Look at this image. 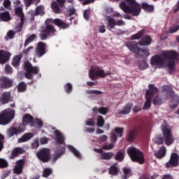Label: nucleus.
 Here are the masks:
<instances>
[{"label":"nucleus","mask_w":179,"mask_h":179,"mask_svg":"<svg viewBox=\"0 0 179 179\" xmlns=\"http://www.w3.org/2000/svg\"><path fill=\"white\" fill-rule=\"evenodd\" d=\"M15 118L14 113H2L0 114V125H8Z\"/></svg>","instance_id":"9d476101"},{"label":"nucleus","mask_w":179,"mask_h":179,"mask_svg":"<svg viewBox=\"0 0 179 179\" xmlns=\"http://www.w3.org/2000/svg\"><path fill=\"white\" fill-rule=\"evenodd\" d=\"M36 155L39 160L45 163L51 158V151L48 148H43L41 149Z\"/></svg>","instance_id":"6e6552de"},{"label":"nucleus","mask_w":179,"mask_h":179,"mask_svg":"<svg viewBox=\"0 0 179 179\" xmlns=\"http://www.w3.org/2000/svg\"><path fill=\"white\" fill-rule=\"evenodd\" d=\"M73 89V87H72V84H71V83H68L66 85H64V90L66 93H68L69 94V93H72Z\"/></svg>","instance_id":"3c124183"},{"label":"nucleus","mask_w":179,"mask_h":179,"mask_svg":"<svg viewBox=\"0 0 179 179\" xmlns=\"http://www.w3.org/2000/svg\"><path fill=\"white\" fill-rule=\"evenodd\" d=\"M24 152V150L22 148H15L13 152L11 155L10 156V159H15L18 155H21V153H23Z\"/></svg>","instance_id":"c85d7f7f"},{"label":"nucleus","mask_w":179,"mask_h":179,"mask_svg":"<svg viewBox=\"0 0 179 179\" xmlns=\"http://www.w3.org/2000/svg\"><path fill=\"white\" fill-rule=\"evenodd\" d=\"M24 24V19H20V22L17 26V31H22L23 29V25Z\"/></svg>","instance_id":"680f3d73"},{"label":"nucleus","mask_w":179,"mask_h":179,"mask_svg":"<svg viewBox=\"0 0 179 179\" xmlns=\"http://www.w3.org/2000/svg\"><path fill=\"white\" fill-rule=\"evenodd\" d=\"M152 104L154 106H162V104H163V99L159 96H156L152 99Z\"/></svg>","instance_id":"79ce46f5"},{"label":"nucleus","mask_w":179,"mask_h":179,"mask_svg":"<svg viewBox=\"0 0 179 179\" xmlns=\"http://www.w3.org/2000/svg\"><path fill=\"white\" fill-rule=\"evenodd\" d=\"M138 44L141 46L150 45V44H152V37H150L149 35L143 36L142 38L139 41Z\"/></svg>","instance_id":"a211bd4d"},{"label":"nucleus","mask_w":179,"mask_h":179,"mask_svg":"<svg viewBox=\"0 0 179 179\" xmlns=\"http://www.w3.org/2000/svg\"><path fill=\"white\" fill-rule=\"evenodd\" d=\"M143 34H145V29H141L136 34L132 35L131 36V40H141V38H142V37H143Z\"/></svg>","instance_id":"72a5a7b5"},{"label":"nucleus","mask_w":179,"mask_h":179,"mask_svg":"<svg viewBox=\"0 0 179 179\" xmlns=\"http://www.w3.org/2000/svg\"><path fill=\"white\" fill-rule=\"evenodd\" d=\"M17 134H19V130L14 127H10L7 131V135H8V138H12V136H13V135H17Z\"/></svg>","instance_id":"e433bc0d"},{"label":"nucleus","mask_w":179,"mask_h":179,"mask_svg":"<svg viewBox=\"0 0 179 179\" xmlns=\"http://www.w3.org/2000/svg\"><path fill=\"white\" fill-rule=\"evenodd\" d=\"M123 171L124 173V179L128 178V177H129V174H131V169L124 168L123 169Z\"/></svg>","instance_id":"0e129e2a"},{"label":"nucleus","mask_w":179,"mask_h":179,"mask_svg":"<svg viewBox=\"0 0 179 179\" xmlns=\"http://www.w3.org/2000/svg\"><path fill=\"white\" fill-rule=\"evenodd\" d=\"M178 155H177V153H172L169 161L166 164V166L167 169H170V167H177V166H178Z\"/></svg>","instance_id":"ddd939ff"},{"label":"nucleus","mask_w":179,"mask_h":179,"mask_svg":"<svg viewBox=\"0 0 179 179\" xmlns=\"http://www.w3.org/2000/svg\"><path fill=\"white\" fill-rule=\"evenodd\" d=\"M24 162L23 160H19L17 162L16 166L14 168V173L15 174H20L23 169Z\"/></svg>","instance_id":"4be33fe9"},{"label":"nucleus","mask_w":179,"mask_h":179,"mask_svg":"<svg viewBox=\"0 0 179 179\" xmlns=\"http://www.w3.org/2000/svg\"><path fill=\"white\" fill-rule=\"evenodd\" d=\"M89 76L91 80H96V79H99V78H106V72L100 67H92L89 71Z\"/></svg>","instance_id":"0eeeda50"},{"label":"nucleus","mask_w":179,"mask_h":179,"mask_svg":"<svg viewBox=\"0 0 179 179\" xmlns=\"http://www.w3.org/2000/svg\"><path fill=\"white\" fill-rule=\"evenodd\" d=\"M41 0H24V3L27 6V8H29L31 5H38V3Z\"/></svg>","instance_id":"58836bf2"},{"label":"nucleus","mask_w":179,"mask_h":179,"mask_svg":"<svg viewBox=\"0 0 179 179\" xmlns=\"http://www.w3.org/2000/svg\"><path fill=\"white\" fill-rule=\"evenodd\" d=\"M142 110V104L139 103L133 108V113H139Z\"/></svg>","instance_id":"774afa93"},{"label":"nucleus","mask_w":179,"mask_h":179,"mask_svg":"<svg viewBox=\"0 0 179 179\" xmlns=\"http://www.w3.org/2000/svg\"><path fill=\"white\" fill-rule=\"evenodd\" d=\"M143 9L145 12L152 13L155 10V8L152 5L148 4V3H143L141 6V10Z\"/></svg>","instance_id":"2f4dec72"},{"label":"nucleus","mask_w":179,"mask_h":179,"mask_svg":"<svg viewBox=\"0 0 179 179\" xmlns=\"http://www.w3.org/2000/svg\"><path fill=\"white\" fill-rule=\"evenodd\" d=\"M10 92H4L1 94L0 96V102L1 104H8L10 101L12 96H10Z\"/></svg>","instance_id":"f3484780"},{"label":"nucleus","mask_w":179,"mask_h":179,"mask_svg":"<svg viewBox=\"0 0 179 179\" xmlns=\"http://www.w3.org/2000/svg\"><path fill=\"white\" fill-rule=\"evenodd\" d=\"M154 142L157 145H163V143H164V138H163L162 136H158L154 138Z\"/></svg>","instance_id":"8fccbe9b"},{"label":"nucleus","mask_w":179,"mask_h":179,"mask_svg":"<svg viewBox=\"0 0 179 179\" xmlns=\"http://www.w3.org/2000/svg\"><path fill=\"white\" fill-rule=\"evenodd\" d=\"M24 69L26 71L25 78L27 79L31 80L33 79V75H38V67L33 66L31 63L29 61H26L24 62Z\"/></svg>","instance_id":"423d86ee"},{"label":"nucleus","mask_w":179,"mask_h":179,"mask_svg":"<svg viewBox=\"0 0 179 179\" xmlns=\"http://www.w3.org/2000/svg\"><path fill=\"white\" fill-rule=\"evenodd\" d=\"M175 101H176L175 104H170L169 105L170 108H171L172 110H174V108H177V107H178L179 97L176 98Z\"/></svg>","instance_id":"69168bd1"},{"label":"nucleus","mask_w":179,"mask_h":179,"mask_svg":"<svg viewBox=\"0 0 179 179\" xmlns=\"http://www.w3.org/2000/svg\"><path fill=\"white\" fill-rule=\"evenodd\" d=\"M120 8L124 13H129L131 16H139L141 15V4L136 2V0L121 1Z\"/></svg>","instance_id":"f03ea898"},{"label":"nucleus","mask_w":179,"mask_h":179,"mask_svg":"<svg viewBox=\"0 0 179 179\" xmlns=\"http://www.w3.org/2000/svg\"><path fill=\"white\" fill-rule=\"evenodd\" d=\"M127 152L132 162H137L139 164L145 163L143 152L141 150L135 147H130L127 149Z\"/></svg>","instance_id":"7ed1b4c3"},{"label":"nucleus","mask_w":179,"mask_h":179,"mask_svg":"<svg viewBox=\"0 0 179 179\" xmlns=\"http://www.w3.org/2000/svg\"><path fill=\"white\" fill-rule=\"evenodd\" d=\"M174 59H169L168 62V72L169 75H171L173 72H174V69L176 68V62Z\"/></svg>","instance_id":"b1692460"},{"label":"nucleus","mask_w":179,"mask_h":179,"mask_svg":"<svg viewBox=\"0 0 179 179\" xmlns=\"http://www.w3.org/2000/svg\"><path fill=\"white\" fill-rule=\"evenodd\" d=\"M31 127H35V128H41V127H43V121L38 118H36L32 122V123H31Z\"/></svg>","instance_id":"ea45409f"},{"label":"nucleus","mask_w":179,"mask_h":179,"mask_svg":"<svg viewBox=\"0 0 179 179\" xmlns=\"http://www.w3.org/2000/svg\"><path fill=\"white\" fill-rule=\"evenodd\" d=\"M41 30L39 37L42 41L47 40L48 37H54L55 33H57V29L51 24H46L44 27H42Z\"/></svg>","instance_id":"20e7f679"},{"label":"nucleus","mask_w":179,"mask_h":179,"mask_svg":"<svg viewBox=\"0 0 179 179\" xmlns=\"http://www.w3.org/2000/svg\"><path fill=\"white\" fill-rule=\"evenodd\" d=\"M15 15L20 17V19H24V13H23V9L21 7L15 8Z\"/></svg>","instance_id":"49530a36"},{"label":"nucleus","mask_w":179,"mask_h":179,"mask_svg":"<svg viewBox=\"0 0 179 179\" xmlns=\"http://www.w3.org/2000/svg\"><path fill=\"white\" fill-rule=\"evenodd\" d=\"M83 17L85 20H89V17H90V10L87 9L84 10Z\"/></svg>","instance_id":"338daca9"},{"label":"nucleus","mask_w":179,"mask_h":179,"mask_svg":"<svg viewBox=\"0 0 179 179\" xmlns=\"http://www.w3.org/2000/svg\"><path fill=\"white\" fill-rule=\"evenodd\" d=\"M18 93H24L27 90V85L23 81L20 82L17 86Z\"/></svg>","instance_id":"7c9ffc66"},{"label":"nucleus","mask_w":179,"mask_h":179,"mask_svg":"<svg viewBox=\"0 0 179 179\" xmlns=\"http://www.w3.org/2000/svg\"><path fill=\"white\" fill-rule=\"evenodd\" d=\"M114 157V153L113 152H105L101 154V159L103 160H110V159H113Z\"/></svg>","instance_id":"a19ab883"},{"label":"nucleus","mask_w":179,"mask_h":179,"mask_svg":"<svg viewBox=\"0 0 179 179\" xmlns=\"http://www.w3.org/2000/svg\"><path fill=\"white\" fill-rule=\"evenodd\" d=\"M87 94H96V95H100L103 94V92L96 90H87Z\"/></svg>","instance_id":"603ef678"},{"label":"nucleus","mask_w":179,"mask_h":179,"mask_svg":"<svg viewBox=\"0 0 179 179\" xmlns=\"http://www.w3.org/2000/svg\"><path fill=\"white\" fill-rule=\"evenodd\" d=\"M132 107H134V103H128L124 106L123 110L121 111V113H131V110H132Z\"/></svg>","instance_id":"c03bdc74"},{"label":"nucleus","mask_w":179,"mask_h":179,"mask_svg":"<svg viewBox=\"0 0 179 179\" xmlns=\"http://www.w3.org/2000/svg\"><path fill=\"white\" fill-rule=\"evenodd\" d=\"M8 166V161L3 158H0V167L5 169Z\"/></svg>","instance_id":"13d9d810"},{"label":"nucleus","mask_w":179,"mask_h":179,"mask_svg":"<svg viewBox=\"0 0 179 179\" xmlns=\"http://www.w3.org/2000/svg\"><path fill=\"white\" fill-rule=\"evenodd\" d=\"M178 30H179V25H176L175 27H172L169 28V29L168 30V33H169L170 34H173V33H176V31H178Z\"/></svg>","instance_id":"bf43d9fd"},{"label":"nucleus","mask_w":179,"mask_h":179,"mask_svg":"<svg viewBox=\"0 0 179 179\" xmlns=\"http://www.w3.org/2000/svg\"><path fill=\"white\" fill-rule=\"evenodd\" d=\"M162 131L164 135V141L165 142V145H166L167 146L173 145L176 139L173 136V134H171V130L170 129V127L166 122H164L162 125Z\"/></svg>","instance_id":"39448f33"},{"label":"nucleus","mask_w":179,"mask_h":179,"mask_svg":"<svg viewBox=\"0 0 179 179\" xmlns=\"http://www.w3.org/2000/svg\"><path fill=\"white\" fill-rule=\"evenodd\" d=\"M115 160H119L120 162H122L124 160V153L119 152L115 156Z\"/></svg>","instance_id":"5fc2aeb1"},{"label":"nucleus","mask_w":179,"mask_h":179,"mask_svg":"<svg viewBox=\"0 0 179 179\" xmlns=\"http://www.w3.org/2000/svg\"><path fill=\"white\" fill-rule=\"evenodd\" d=\"M22 125L24 127H27L29 124L33 123V116L29 113H26L23 117L22 120Z\"/></svg>","instance_id":"6ab92c4d"},{"label":"nucleus","mask_w":179,"mask_h":179,"mask_svg":"<svg viewBox=\"0 0 179 179\" xmlns=\"http://www.w3.org/2000/svg\"><path fill=\"white\" fill-rule=\"evenodd\" d=\"M22 58H23L22 55H18L14 57L12 62L13 66H15V68H17V66L20 65V61L22 60Z\"/></svg>","instance_id":"a878e982"},{"label":"nucleus","mask_w":179,"mask_h":179,"mask_svg":"<svg viewBox=\"0 0 179 179\" xmlns=\"http://www.w3.org/2000/svg\"><path fill=\"white\" fill-rule=\"evenodd\" d=\"M44 12V6H38L36 7L35 10V15L36 16H43L45 15Z\"/></svg>","instance_id":"c9c22d12"},{"label":"nucleus","mask_w":179,"mask_h":179,"mask_svg":"<svg viewBox=\"0 0 179 179\" xmlns=\"http://www.w3.org/2000/svg\"><path fill=\"white\" fill-rule=\"evenodd\" d=\"M0 19L2 22H9L10 20V14L8 11L0 13Z\"/></svg>","instance_id":"473e14b6"},{"label":"nucleus","mask_w":179,"mask_h":179,"mask_svg":"<svg viewBox=\"0 0 179 179\" xmlns=\"http://www.w3.org/2000/svg\"><path fill=\"white\" fill-rule=\"evenodd\" d=\"M37 37V35L36 34H33L31 36H29L24 42V47H27L30 44V43H33L34 41V39Z\"/></svg>","instance_id":"4c0bfd02"},{"label":"nucleus","mask_w":179,"mask_h":179,"mask_svg":"<svg viewBox=\"0 0 179 179\" xmlns=\"http://www.w3.org/2000/svg\"><path fill=\"white\" fill-rule=\"evenodd\" d=\"M166 59H176V61H179V53L176 50H166L161 55H154L151 57L150 64L163 68L166 65Z\"/></svg>","instance_id":"f257e3e1"},{"label":"nucleus","mask_w":179,"mask_h":179,"mask_svg":"<svg viewBox=\"0 0 179 179\" xmlns=\"http://www.w3.org/2000/svg\"><path fill=\"white\" fill-rule=\"evenodd\" d=\"M97 125L98 127H103L104 125V119H103V117L101 116H98L97 117Z\"/></svg>","instance_id":"052dcab7"},{"label":"nucleus","mask_w":179,"mask_h":179,"mask_svg":"<svg viewBox=\"0 0 179 179\" xmlns=\"http://www.w3.org/2000/svg\"><path fill=\"white\" fill-rule=\"evenodd\" d=\"M33 136H34V134L33 133H27L24 136H22L20 138L18 139V143L27 142V141H30V139H31Z\"/></svg>","instance_id":"5701e85b"},{"label":"nucleus","mask_w":179,"mask_h":179,"mask_svg":"<svg viewBox=\"0 0 179 179\" xmlns=\"http://www.w3.org/2000/svg\"><path fill=\"white\" fill-rule=\"evenodd\" d=\"M67 148L69 150H70V152H72V153L76 157H77V159H82V155L80 154L79 150H78L72 145H68Z\"/></svg>","instance_id":"c756f323"},{"label":"nucleus","mask_w":179,"mask_h":179,"mask_svg":"<svg viewBox=\"0 0 179 179\" xmlns=\"http://www.w3.org/2000/svg\"><path fill=\"white\" fill-rule=\"evenodd\" d=\"M136 55H139L140 57H149V50L148 49H141L138 48V53Z\"/></svg>","instance_id":"37998d69"},{"label":"nucleus","mask_w":179,"mask_h":179,"mask_svg":"<svg viewBox=\"0 0 179 179\" xmlns=\"http://www.w3.org/2000/svg\"><path fill=\"white\" fill-rule=\"evenodd\" d=\"M52 173V170H51V169H45L43 170V177L47 178L51 176Z\"/></svg>","instance_id":"6e6d98bb"},{"label":"nucleus","mask_w":179,"mask_h":179,"mask_svg":"<svg viewBox=\"0 0 179 179\" xmlns=\"http://www.w3.org/2000/svg\"><path fill=\"white\" fill-rule=\"evenodd\" d=\"M118 164L115 163L109 169V174L110 176H117L118 174V169L117 168Z\"/></svg>","instance_id":"f704fd0d"},{"label":"nucleus","mask_w":179,"mask_h":179,"mask_svg":"<svg viewBox=\"0 0 179 179\" xmlns=\"http://www.w3.org/2000/svg\"><path fill=\"white\" fill-rule=\"evenodd\" d=\"M64 153H65V148H62V150H58L55 151V154L52 155L51 158L52 162L53 163H55L57 159L61 157V156H62Z\"/></svg>","instance_id":"412c9836"},{"label":"nucleus","mask_w":179,"mask_h":179,"mask_svg":"<svg viewBox=\"0 0 179 179\" xmlns=\"http://www.w3.org/2000/svg\"><path fill=\"white\" fill-rule=\"evenodd\" d=\"M50 23H54V24H55V26H57V27H60V29H68L69 28L70 24L62 21V20H59L58 18L52 20V19H47L45 20V26H47V24H51Z\"/></svg>","instance_id":"1a4fd4ad"},{"label":"nucleus","mask_w":179,"mask_h":179,"mask_svg":"<svg viewBox=\"0 0 179 179\" xmlns=\"http://www.w3.org/2000/svg\"><path fill=\"white\" fill-rule=\"evenodd\" d=\"M149 90L145 92V97H153L154 94H156L159 92V90L157 87L155 86V84H150L148 85Z\"/></svg>","instance_id":"dca6fc26"},{"label":"nucleus","mask_w":179,"mask_h":179,"mask_svg":"<svg viewBox=\"0 0 179 179\" xmlns=\"http://www.w3.org/2000/svg\"><path fill=\"white\" fill-rule=\"evenodd\" d=\"M83 6H86V5H90V3H93L96 0H78Z\"/></svg>","instance_id":"4d7b16f0"},{"label":"nucleus","mask_w":179,"mask_h":179,"mask_svg":"<svg viewBox=\"0 0 179 179\" xmlns=\"http://www.w3.org/2000/svg\"><path fill=\"white\" fill-rule=\"evenodd\" d=\"M51 8L55 13L59 14L61 13V8L63 7L59 6V4H58L57 1H54L51 3Z\"/></svg>","instance_id":"bb28decb"},{"label":"nucleus","mask_w":179,"mask_h":179,"mask_svg":"<svg viewBox=\"0 0 179 179\" xmlns=\"http://www.w3.org/2000/svg\"><path fill=\"white\" fill-rule=\"evenodd\" d=\"M166 147L162 146V148L158 151L155 152V156H156L157 159H162L166 155Z\"/></svg>","instance_id":"393cba45"},{"label":"nucleus","mask_w":179,"mask_h":179,"mask_svg":"<svg viewBox=\"0 0 179 179\" xmlns=\"http://www.w3.org/2000/svg\"><path fill=\"white\" fill-rule=\"evenodd\" d=\"M134 139H135V131H131L127 137V141L128 142H133Z\"/></svg>","instance_id":"e2e57ef3"},{"label":"nucleus","mask_w":179,"mask_h":179,"mask_svg":"<svg viewBox=\"0 0 179 179\" xmlns=\"http://www.w3.org/2000/svg\"><path fill=\"white\" fill-rule=\"evenodd\" d=\"M10 59V53H9V52L4 50H0V64L3 65V64H6Z\"/></svg>","instance_id":"4468645a"},{"label":"nucleus","mask_w":179,"mask_h":179,"mask_svg":"<svg viewBox=\"0 0 179 179\" xmlns=\"http://www.w3.org/2000/svg\"><path fill=\"white\" fill-rule=\"evenodd\" d=\"M55 138L58 143H60L61 145L64 143V136H62V134H61L59 131H55Z\"/></svg>","instance_id":"cd10ccee"},{"label":"nucleus","mask_w":179,"mask_h":179,"mask_svg":"<svg viewBox=\"0 0 179 179\" xmlns=\"http://www.w3.org/2000/svg\"><path fill=\"white\" fill-rule=\"evenodd\" d=\"M1 89H10L13 86V79L7 76H3L0 79Z\"/></svg>","instance_id":"f8f14e48"},{"label":"nucleus","mask_w":179,"mask_h":179,"mask_svg":"<svg viewBox=\"0 0 179 179\" xmlns=\"http://www.w3.org/2000/svg\"><path fill=\"white\" fill-rule=\"evenodd\" d=\"M106 19L108 21V30H113V29H114L117 26V22H115V20L112 18L110 15H108Z\"/></svg>","instance_id":"aec40b11"},{"label":"nucleus","mask_w":179,"mask_h":179,"mask_svg":"<svg viewBox=\"0 0 179 179\" xmlns=\"http://www.w3.org/2000/svg\"><path fill=\"white\" fill-rule=\"evenodd\" d=\"M146 98V101L144 103L143 106V109H146V108H150V106H152V98L150 96H145Z\"/></svg>","instance_id":"de8ad7c7"},{"label":"nucleus","mask_w":179,"mask_h":179,"mask_svg":"<svg viewBox=\"0 0 179 179\" xmlns=\"http://www.w3.org/2000/svg\"><path fill=\"white\" fill-rule=\"evenodd\" d=\"M47 44L44 42H39L38 43L37 47L35 50V55L38 58H41L43 55H44L47 52Z\"/></svg>","instance_id":"9b49d317"},{"label":"nucleus","mask_w":179,"mask_h":179,"mask_svg":"<svg viewBox=\"0 0 179 179\" xmlns=\"http://www.w3.org/2000/svg\"><path fill=\"white\" fill-rule=\"evenodd\" d=\"M126 47L131 51V52H134V54H138V51L139 50V48H138V42L136 41H127L126 42Z\"/></svg>","instance_id":"2eb2a0df"},{"label":"nucleus","mask_w":179,"mask_h":179,"mask_svg":"<svg viewBox=\"0 0 179 179\" xmlns=\"http://www.w3.org/2000/svg\"><path fill=\"white\" fill-rule=\"evenodd\" d=\"M5 72L7 75H12L13 73V70L12 69V66L9 64H6L5 66Z\"/></svg>","instance_id":"864d4df0"},{"label":"nucleus","mask_w":179,"mask_h":179,"mask_svg":"<svg viewBox=\"0 0 179 179\" xmlns=\"http://www.w3.org/2000/svg\"><path fill=\"white\" fill-rule=\"evenodd\" d=\"M94 113H108V108L106 107H101L98 108L97 107H94L92 109Z\"/></svg>","instance_id":"09e8293b"},{"label":"nucleus","mask_w":179,"mask_h":179,"mask_svg":"<svg viewBox=\"0 0 179 179\" xmlns=\"http://www.w3.org/2000/svg\"><path fill=\"white\" fill-rule=\"evenodd\" d=\"M148 68L149 64L146 62L145 60H143L138 64V69H140V71H145V69H148Z\"/></svg>","instance_id":"a18cd8bd"}]
</instances>
